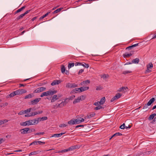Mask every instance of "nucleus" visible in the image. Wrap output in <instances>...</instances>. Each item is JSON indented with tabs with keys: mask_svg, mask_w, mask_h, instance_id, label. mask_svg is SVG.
Here are the masks:
<instances>
[{
	"mask_svg": "<svg viewBox=\"0 0 156 156\" xmlns=\"http://www.w3.org/2000/svg\"><path fill=\"white\" fill-rule=\"evenodd\" d=\"M57 92V91L56 90H55L53 89H51L46 92L42 93L41 95L40 96L41 97H43L44 96L52 95Z\"/></svg>",
	"mask_w": 156,
	"mask_h": 156,
	"instance_id": "nucleus-1",
	"label": "nucleus"
},
{
	"mask_svg": "<svg viewBox=\"0 0 156 156\" xmlns=\"http://www.w3.org/2000/svg\"><path fill=\"white\" fill-rule=\"evenodd\" d=\"M20 131L21 132V134H25L31 133L32 132V130H30L29 128H25L21 129L20 130Z\"/></svg>",
	"mask_w": 156,
	"mask_h": 156,
	"instance_id": "nucleus-2",
	"label": "nucleus"
},
{
	"mask_svg": "<svg viewBox=\"0 0 156 156\" xmlns=\"http://www.w3.org/2000/svg\"><path fill=\"white\" fill-rule=\"evenodd\" d=\"M77 87V85L74 83H67L66 84V87L67 88H74Z\"/></svg>",
	"mask_w": 156,
	"mask_h": 156,
	"instance_id": "nucleus-3",
	"label": "nucleus"
},
{
	"mask_svg": "<svg viewBox=\"0 0 156 156\" xmlns=\"http://www.w3.org/2000/svg\"><path fill=\"white\" fill-rule=\"evenodd\" d=\"M16 91L17 95L22 94L27 92V91L26 90L23 89H20L16 90Z\"/></svg>",
	"mask_w": 156,
	"mask_h": 156,
	"instance_id": "nucleus-4",
	"label": "nucleus"
},
{
	"mask_svg": "<svg viewBox=\"0 0 156 156\" xmlns=\"http://www.w3.org/2000/svg\"><path fill=\"white\" fill-rule=\"evenodd\" d=\"M95 115V113L94 112H92L90 113L89 114H87L86 117H84V118L85 119H89L94 117Z\"/></svg>",
	"mask_w": 156,
	"mask_h": 156,
	"instance_id": "nucleus-5",
	"label": "nucleus"
},
{
	"mask_svg": "<svg viewBox=\"0 0 156 156\" xmlns=\"http://www.w3.org/2000/svg\"><path fill=\"white\" fill-rule=\"evenodd\" d=\"M41 99V98H36L34 100L31 101V104L32 105H36L38 103V102L40 101Z\"/></svg>",
	"mask_w": 156,
	"mask_h": 156,
	"instance_id": "nucleus-6",
	"label": "nucleus"
},
{
	"mask_svg": "<svg viewBox=\"0 0 156 156\" xmlns=\"http://www.w3.org/2000/svg\"><path fill=\"white\" fill-rule=\"evenodd\" d=\"M45 142H42L40 141H35L34 142L31 143L30 145H38V144H45Z\"/></svg>",
	"mask_w": 156,
	"mask_h": 156,
	"instance_id": "nucleus-7",
	"label": "nucleus"
},
{
	"mask_svg": "<svg viewBox=\"0 0 156 156\" xmlns=\"http://www.w3.org/2000/svg\"><path fill=\"white\" fill-rule=\"evenodd\" d=\"M128 88L127 87H122L119 89L118 91L122 92L123 93H125L127 91Z\"/></svg>",
	"mask_w": 156,
	"mask_h": 156,
	"instance_id": "nucleus-8",
	"label": "nucleus"
},
{
	"mask_svg": "<svg viewBox=\"0 0 156 156\" xmlns=\"http://www.w3.org/2000/svg\"><path fill=\"white\" fill-rule=\"evenodd\" d=\"M61 72L62 73H64L66 71V75H68L69 72L67 70H66L65 69V67L64 65H62L61 67Z\"/></svg>",
	"mask_w": 156,
	"mask_h": 156,
	"instance_id": "nucleus-9",
	"label": "nucleus"
},
{
	"mask_svg": "<svg viewBox=\"0 0 156 156\" xmlns=\"http://www.w3.org/2000/svg\"><path fill=\"white\" fill-rule=\"evenodd\" d=\"M17 95L16 90L11 93L9 94L7 96V98L13 97Z\"/></svg>",
	"mask_w": 156,
	"mask_h": 156,
	"instance_id": "nucleus-10",
	"label": "nucleus"
},
{
	"mask_svg": "<svg viewBox=\"0 0 156 156\" xmlns=\"http://www.w3.org/2000/svg\"><path fill=\"white\" fill-rule=\"evenodd\" d=\"M58 99V98H57V95H54L52 97L51 99V102H54L56 101Z\"/></svg>",
	"mask_w": 156,
	"mask_h": 156,
	"instance_id": "nucleus-11",
	"label": "nucleus"
},
{
	"mask_svg": "<svg viewBox=\"0 0 156 156\" xmlns=\"http://www.w3.org/2000/svg\"><path fill=\"white\" fill-rule=\"evenodd\" d=\"M89 88V87H81L80 88L79 92H81L88 90Z\"/></svg>",
	"mask_w": 156,
	"mask_h": 156,
	"instance_id": "nucleus-12",
	"label": "nucleus"
},
{
	"mask_svg": "<svg viewBox=\"0 0 156 156\" xmlns=\"http://www.w3.org/2000/svg\"><path fill=\"white\" fill-rule=\"evenodd\" d=\"M65 133H56L53 134L50 137H60L63 134H65Z\"/></svg>",
	"mask_w": 156,
	"mask_h": 156,
	"instance_id": "nucleus-13",
	"label": "nucleus"
},
{
	"mask_svg": "<svg viewBox=\"0 0 156 156\" xmlns=\"http://www.w3.org/2000/svg\"><path fill=\"white\" fill-rule=\"evenodd\" d=\"M90 80H87L85 81H84L83 82H81L80 85L81 86H85L87 84L90 83Z\"/></svg>",
	"mask_w": 156,
	"mask_h": 156,
	"instance_id": "nucleus-14",
	"label": "nucleus"
},
{
	"mask_svg": "<svg viewBox=\"0 0 156 156\" xmlns=\"http://www.w3.org/2000/svg\"><path fill=\"white\" fill-rule=\"evenodd\" d=\"M61 83L60 80H54L51 84L52 86H54L55 85Z\"/></svg>",
	"mask_w": 156,
	"mask_h": 156,
	"instance_id": "nucleus-15",
	"label": "nucleus"
},
{
	"mask_svg": "<svg viewBox=\"0 0 156 156\" xmlns=\"http://www.w3.org/2000/svg\"><path fill=\"white\" fill-rule=\"evenodd\" d=\"M76 124H79L84 121V119L83 118H80V119H76Z\"/></svg>",
	"mask_w": 156,
	"mask_h": 156,
	"instance_id": "nucleus-16",
	"label": "nucleus"
},
{
	"mask_svg": "<svg viewBox=\"0 0 156 156\" xmlns=\"http://www.w3.org/2000/svg\"><path fill=\"white\" fill-rule=\"evenodd\" d=\"M68 123L70 125L76 124V119H71L70 121L68 122Z\"/></svg>",
	"mask_w": 156,
	"mask_h": 156,
	"instance_id": "nucleus-17",
	"label": "nucleus"
},
{
	"mask_svg": "<svg viewBox=\"0 0 156 156\" xmlns=\"http://www.w3.org/2000/svg\"><path fill=\"white\" fill-rule=\"evenodd\" d=\"M66 104V103L65 101H63L60 104H58L57 107H61L62 106L65 105Z\"/></svg>",
	"mask_w": 156,
	"mask_h": 156,
	"instance_id": "nucleus-18",
	"label": "nucleus"
},
{
	"mask_svg": "<svg viewBox=\"0 0 156 156\" xmlns=\"http://www.w3.org/2000/svg\"><path fill=\"white\" fill-rule=\"evenodd\" d=\"M105 97H103L100 100V101H99V104H100V105H103L105 102Z\"/></svg>",
	"mask_w": 156,
	"mask_h": 156,
	"instance_id": "nucleus-19",
	"label": "nucleus"
},
{
	"mask_svg": "<svg viewBox=\"0 0 156 156\" xmlns=\"http://www.w3.org/2000/svg\"><path fill=\"white\" fill-rule=\"evenodd\" d=\"M155 100V99L154 98H152L147 103V105H148V106L150 105Z\"/></svg>",
	"mask_w": 156,
	"mask_h": 156,
	"instance_id": "nucleus-20",
	"label": "nucleus"
},
{
	"mask_svg": "<svg viewBox=\"0 0 156 156\" xmlns=\"http://www.w3.org/2000/svg\"><path fill=\"white\" fill-rule=\"evenodd\" d=\"M139 62V59L138 58H136L133 59L132 61V63L134 64H137Z\"/></svg>",
	"mask_w": 156,
	"mask_h": 156,
	"instance_id": "nucleus-21",
	"label": "nucleus"
},
{
	"mask_svg": "<svg viewBox=\"0 0 156 156\" xmlns=\"http://www.w3.org/2000/svg\"><path fill=\"white\" fill-rule=\"evenodd\" d=\"M80 98L78 97L76 99H75L73 101V103L75 104L77 103L80 102Z\"/></svg>",
	"mask_w": 156,
	"mask_h": 156,
	"instance_id": "nucleus-22",
	"label": "nucleus"
},
{
	"mask_svg": "<svg viewBox=\"0 0 156 156\" xmlns=\"http://www.w3.org/2000/svg\"><path fill=\"white\" fill-rule=\"evenodd\" d=\"M153 67V64L151 62L149 64L147 65V69H151Z\"/></svg>",
	"mask_w": 156,
	"mask_h": 156,
	"instance_id": "nucleus-23",
	"label": "nucleus"
},
{
	"mask_svg": "<svg viewBox=\"0 0 156 156\" xmlns=\"http://www.w3.org/2000/svg\"><path fill=\"white\" fill-rule=\"evenodd\" d=\"M156 115L155 113L153 114L150 115L149 118H148L149 120H151L153 119L154 117Z\"/></svg>",
	"mask_w": 156,
	"mask_h": 156,
	"instance_id": "nucleus-24",
	"label": "nucleus"
},
{
	"mask_svg": "<svg viewBox=\"0 0 156 156\" xmlns=\"http://www.w3.org/2000/svg\"><path fill=\"white\" fill-rule=\"evenodd\" d=\"M25 15H24V14H21V15H19L18 16L16 19V20H18L22 18L23 17V16H24Z\"/></svg>",
	"mask_w": 156,
	"mask_h": 156,
	"instance_id": "nucleus-25",
	"label": "nucleus"
},
{
	"mask_svg": "<svg viewBox=\"0 0 156 156\" xmlns=\"http://www.w3.org/2000/svg\"><path fill=\"white\" fill-rule=\"evenodd\" d=\"M62 9V8H61L57 9L55 10L52 13L53 14H55L56 13H58V12H60Z\"/></svg>",
	"mask_w": 156,
	"mask_h": 156,
	"instance_id": "nucleus-26",
	"label": "nucleus"
},
{
	"mask_svg": "<svg viewBox=\"0 0 156 156\" xmlns=\"http://www.w3.org/2000/svg\"><path fill=\"white\" fill-rule=\"evenodd\" d=\"M81 66H83L85 67L86 68H88L89 67V65L88 64H86L84 62H83V63H81Z\"/></svg>",
	"mask_w": 156,
	"mask_h": 156,
	"instance_id": "nucleus-27",
	"label": "nucleus"
},
{
	"mask_svg": "<svg viewBox=\"0 0 156 156\" xmlns=\"http://www.w3.org/2000/svg\"><path fill=\"white\" fill-rule=\"evenodd\" d=\"M104 108L102 106H100V105L95 107L94 108V109L95 110H98L100 109H103Z\"/></svg>",
	"mask_w": 156,
	"mask_h": 156,
	"instance_id": "nucleus-28",
	"label": "nucleus"
},
{
	"mask_svg": "<svg viewBox=\"0 0 156 156\" xmlns=\"http://www.w3.org/2000/svg\"><path fill=\"white\" fill-rule=\"evenodd\" d=\"M39 88V92H42L43 91H44L45 90H46V88L45 87H40L39 88Z\"/></svg>",
	"mask_w": 156,
	"mask_h": 156,
	"instance_id": "nucleus-29",
	"label": "nucleus"
},
{
	"mask_svg": "<svg viewBox=\"0 0 156 156\" xmlns=\"http://www.w3.org/2000/svg\"><path fill=\"white\" fill-rule=\"evenodd\" d=\"M132 55V54L131 53L128 54L126 53L123 54V57L124 58L129 57V56H130Z\"/></svg>",
	"mask_w": 156,
	"mask_h": 156,
	"instance_id": "nucleus-30",
	"label": "nucleus"
},
{
	"mask_svg": "<svg viewBox=\"0 0 156 156\" xmlns=\"http://www.w3.org/2000/svg\"><path fill=\"white\" fill-rule=\"evenodd\" d=\"M80 91V88H75L73 89V90L72 91V92L73 93L74 92L75 93H77L78 91L79 92Z\"/></svg>",
	"mask_w": 156,
	"mask_h": 156,
	"instance_id": "nucleus-31",
	"label": "nucleus"
},
{
	"mask_svg": "<svg viewBox=\"0 0 156 156\" xmlns=\"http://www.w3.org/2000/svg\"><path fill=\"white\" fill-rule=\"evenodd\" d=\"M122 95V94H121L120 93H118L115 95V97L117 99L119 98Z\"/></svg>",
	"mask_w": 156,
	"mask_h": 156,
	"instance_id": "nucleus-32",
	"label": "nucleus"
},
{
	"mask_svg": "<svg viewBox=\"0 0 156 156\" xmlns=\"http://www.w3.org/2000/svg\"><path fill=\"white\" fill-rule=\"evenodd\" d=\"M32 97V95L31 94H28L26 96H25L24 97V98L25 99H28V98H30Z\"/></svg>",
	"mask_w": 156,
	"mask_h": 156,
	"instance_id": "nucleus-33",
	"label": "nucleus"
},
{
	"mask_svg": "<svg viewBox=\"0 0 156 156\" xmlns=\"http://www.w3.org/2000/svg\"><path fill=\"white\" fill-rule=\"evenodd\" d=\"M76 148V146H73L70 147L68 148L69 151H72Z\"/></svg>",
	"mask_w": 156,
	"mask_h": 156,
	"instance_id": "nucleus-34",
	"label": "nucleus"
},
{
	"mask_svg": "<svg viewBox=\"0 0 156 156\" xmlns=\"http://www.w3.org/2000/svg\"><path fill=\"white\" fill-rule=\"evenodd\" d=\"M50 12H47L44 15H43V16H41L40 18V19H43V18H44L45 17H46L47 16H48V15Z\"/></svg>",
	"mask_w": 156,
	"mask_h": 156,
	"instance_id": "nucleus-35",
	"label": "nucleus"
},
{
	"mask_svg": "<svg viewBox=\"0 0 156 156\" xmlns=\"http://www.w3.org/2000/svg\"><path fill=\"white\" fill-rule=\"evenodd\" d=\"M74 63H69L68 66V68L69 69L74 66Z\"/></svg>",
	"mask_w": 156,
	"mask_h": 156,
	"instance_id": "nucleus-36",
	"label": "nucleus"
},
{
	"mask_svg": "<svg viewBox=\"0 0 156 156\" xmlns=\"http://www.w3.org/2000/svg\"><path fill=\"white\" fill-rule=\"evenodd\" d=\"M44 134V132L37 133H35L34 135L36 136H40L41 135H43Z\"/></svg>",
	"mask_w": 156,
	"mask_h": 156,
	"instance_id": "nucleus-37",
	"label": "nucleus"
},
{
	"mask_svg": "<svg viewBox=\"0 0 156 156\" xmlns=\"http://www.w3.org/2000/svg\"><path fill=\"white\" fill-rule=\"evenodd\" d=\"M131 73H132V71H124L123 72V74H126Z\"/></svg>",
	"mask_w": 156,
	"mask_h": 156,
	"instance_id": "nucleus-38",
	"label": "nucleus"
},
{
	"mask_svg": "<svg viewBox=\"0 0 156 156\" xmlns=\"http://www.w3.org/2000/svg\"><path fill=\"white\" fill-rule=\"evenodd\" d=\"M31 110V108H29V109H27L26 110H24L25 113L26 114L28 112H30Z\"/></svg>",
	"mask_w": 156,
	"mask_h": 156,
	"instance_id": "nucleus-39",
	"label": "nucleus"
},
{
	"mask_svg": "<svg viewBox=\"0 0 156 156\" xmlns=\"http://www.w3.org/2000/svg\"><path fill=\"white\" fill-rule=\"evenodd\" d=\"M20 125L21 126H27V123L26 122V121L20 123Z\"/></svg>",
	"mask_w": 156,
	"mask_h": 156,
	"instance_id": "nucleus-40",
	"label": "nucleus"
},
{
	"mask_svg": "<svg viewBox=\"0 0 156 156\" xmlns=\"http://www.w3.org/2000/svg\"><path fill=\"white\" fill-rule=\"evenodd\" d=\"M1 121L2 122V124H3L9 121V120L6 119H5L3 120H1Z\"/></svg>",
	"mask_w": 156,
	"mask_h": 156,
	"instance_id": "nucleus-41",
	"label": "nucleus"
},
{
	"mask_svg": "<svg viewBox=\"0 0 156 156\" xmlns=\"http://www.w3.org/2000/svg\"><path fill=\"white\" fill-rule=\"evenodd\" d=\"M25 114L24 111H21L18 113V115H22Z\"/></svg>",
	"mask_w": 156,
	"mask_h": 156,
	"instance_id": "nucleus-42",
	"label": "nucleus"
},
{
	"mask_svg": "<svg viewBox=\"0 0 156 156\" xmlns=\"http://www.w3.org/2000/svg\"><path fill=\"white\" fill-rule=\"evenodd\" d=\"M102 89V87L100 86H97L96 87V89L97 90H100Z\"/></svg>",
	"mask_w": 156,
	"mask_h": 156,
	"instance_id": "nucleus-43",
	"label": "nucleus"
},
{
	"mask_svg": "<svg viewBox=\"0 0 156 156\" xmlns=\"http://www.w3.org/2000/svg\"><path fill=\"white\" fill-rule=\"evenodd\" d=\"M33 125H35L37 124L38 123V121L37 120V119H33Z\"/></svg>",
	"mask_w": 156,
	"mask_h": 156,
	"instance_id": "nucleus-44",
	"label": "nucleus"
},
{
	"mask_svg": "<svg viewBox=\"0 0 156 156\" xmlns=\"http://www.w3.org/2000/svg\"><path fill=\"white\" fill-rule=\"evenodd\" d=\"M66 126H67V125L64 124H61L59 126L60 127H64Z\"/></svg>",
	"mask_w": 156,
	"mask_h": 156,
	"instance_id": "nucleus-45",
	"label": "nucleus"
},
{
	"mask_svg": "<svg viewBox=\"0 0 156 156\" xmlns=\"http://www.w3.org/2000/svg\"><path fill=\"white\" fill-rule=\"evenodd\" d=\"M125 124L124 123H123L122 125H121L120 126V128L122 129H125Z\"/></svg>",
	"mask_w": 156,
	"mask_h": 156,
	"instance_id": "nucleus-46",
	"label": "nucleus"
},
{
	"mask_svg": "<svg viewBox=\"0 0 156 156\" xmlns=\"http://www.w3.org/2000/svg\"><path fill=\"white\" fill-rule=\"evenodd\" d=\"M94 105L96 106H98L99 105H101L99 104V101L96 102L94 103Z\"/></svg>",
	"mask_w": 156,
	"mask_h": 156,
	"instance_id": "nucleus-47",
	"label": "nucleus"
},
{
	"mask_svg": "<svg viewBox=\"0 0 156 156\" xmlns=\"http://www.w3.org/2000/svg\"><path fill=\"white\" fill-rule=\"evenodd\" d=\"M107 75L104 74L103 75H101V78H103V79H106L107 77Z\"/></svg>",
	"mask_w": 156,
	"mask_h": 156,
	"instance_id": "nucleus-48",
	"label": "nucleus"
},
{
	"mask_svg": "<svg viewBox=\"0 0 156 156\" xmlns=\"http://www.w3.org/2000/svg\"><path fill=\"white\" fill-rule=\"evenodd\" d=\"M37 114H38V113H37V112H31V115L32 116H34V115H35Z\"/></svg>",
	"mask_w": 156,
	"mask_h": 156,
	"instance_id": "nucleus-49",
	"label": "nucleus"
},
{
	"mask_svg": "<svg viewBox=\"0 0 156 156\" xmlns=\"http://www.w3.org/2000/svg\"><path fill=\"white\" fill-rule=\"evenodd\" d=\"M68 150H69L68 148L67 149H64V150H62L61 151H60V152H61V153H63V152H67L68 151H69Z\"/></svg>",
	"mask_w": 156,
	"mask_h": 156,
	"instance_id": "nucleus-50",
	"label": "nucleus"
},
{
	"mask_svg": "<svg viewBox=\"0 0 156 156\" xmlns=\"http://www.w3.org/2000/svg\"><path fill=\"white\" fill-rule=\"evenodd\" d=\"M37 152L36 151H34L32 152H31L29 154V155H31L34 154H37Z\"/></svg>",
	"mask_w": 156,
	"mask_h": 156,
	"instance_id": "nucleus-51",
	"label": "nucleus"
},
{
	"mask_svg": "<svg viewBox=\"0 0 156 156\" xmlns=\"http://www.w3.org/2000/svg\"><path fill=\"white\" fill-rule=\"evenodd\" d=\"M116 100H117V99L115 97V96H114L112 98V99L110 100V101L111 102H112Z\"/></svg>",
	"mask_w": 156,
	"mask_h": 156,
	"instance_id": "nucleus-52",
	"label": "nucleus"
},
{
	"mask_svg": "<svg viewBox=\"0 0 156 156\" xmlns=\"http://www.w3.org/2000/svg\"><path fill=\"white\" fill-rule=\"evenodd\" d=\"M41 118L42 121L46 120L48 119V118L46 116L42 117Z\"/></svg>",
	"mask_w": 156,
	"mask_h": 156,
	"instance_id": "nucleus-53",
	"label": "nucleus"
},
{
	"mask_svg": "<svg viewBox=\"0 0 156 156\" xmlns=\"http://www.w3.org/2000/svg\"><path fill=\"white\" fill-rule=\"evenodd\" d=\"M31 116H32V115H31V113L27 114H26L25 115V117H29Z\"/></svg>",
	"mask_w": 156,
	"mask_h": 156,
	"instance_id": "nucleus-54",
	"label": "nucleus"
},
{
	"mask_svg": "<svg viewBox=\"0 0 156 156\" xmlns=\"http://www.w3.org/2000/svg\"><path fill=\"white\" fill-rule=\"evenodd\" d=\"M83 71H84L83 69H80L79 71L78 74L79 75L81 74L83 72Z\"/></svg>",
	"mask_w": 156,
	"mask_h": 156,
	"instance_id": "nucleus-55",
	"label": "nucleus"
},
{
	"mask_svg": "<svg viewBox=\"0 0 156 156\" xmlns=\"http://www.w3.org/2000/svg\"><path fill=\"white\" fill-rule=\"evenodd\" d=\"M39 92H39V90L38 88H37L34 91V93H38Z\"/></svg>",
	"mask_w": 156,
	"mask_h": 156,
	"instance_id": "nucleus-56",
	"label": "nucleus"
},
{
	"mask_svg": "<svg viewBox=\"0 0 156 156\" xmlns=\"http://www.w3.org/2000/svg\"><path fill=\"white\" fill-rule=\"evenodd\" d=\"M75 97V95H72L70 96V97L69 98V100H73V99Z\"/></svg>",
	"mask_w": 156,
	"mask_h": 156,
	"instance_id": "nucleus-57",
	"label": "nucleus"
},
{
	"mask_svg": "<svg viewBox=\"0 0 156 156\" xmlns=\"http://www.w3.org/2000/svg\"><path fill=\"white\" fill-rule=\"evenodd\" d=\"M116 136H120L122 135V133H115Z\"/></svg>",
	"mask_w": 156,
	"mask_h": 156,
	"instance_id": "nucleus-58",
	"label": "nucleus"
},
{
	"mask_svg": "<svg viewBox=\"0 0 156 156\" xmlns=\"http://www.w3.org/2000/svg\"><path fill=\"white\" fill-rule=\"evenodd\" d=\"M79 97L80 98V100L81 101L84 100L85 98L84 96L83 95L81 96L80 97Z\"/></svg>",
	"mask_w": 156,
	"mask_h": 156,
	"instance_id": "nucleus-59",
	"label": "nucleus"
},
{
	"mask_svg": "<svg viewBox=\"0 0 156 156\" xmlns=\"http://www.w3.org/2000/svg\"><path fill=\"white\" fill-rule=\"evenodd\" d=\"M81 63L79 62H76L75 64V66H81Z\"/></svg>",
	"mask_w": 156,
	"mask_h": 156,
	"instance_id": "nucleus-60",
	"label": "nucleus"
},
{
	"mask_svg": "<svg viewBox=\"0 0 156 156\" xmlns=\"http://www.w3.org/2000/svg\"><path fill=\"white\" fill-rule=\"evenodd\" d=\"M131 127V126L130 125H128L127 126H126L125 125V129H128V128H130Z\"/></svg>",
	"mask_w": 156,
	"mask_h": 156,
	"instance_id": "nucleus-61",
	"label": "nucleus"
},
{
	"mask_svg": "<svg viewBox=\"0 0 156 156\" xmlns=\"http://www.w3.org/2000/svg\"><path fill=\"white\" fill-rule=\"evenodd\" d=\"M31 10H27L23 14L24 15H26V14H27L28 13L30 12V11Z\"/></svg>",
	"mask_w": 156,
	"mask_h": 156,
	"instance_id": "nucleus-62",
	"label": "nucleus"
},
{
	"mask_svg": "<svg viewBox=\"0 0 156 156\" xmlns=\"http://www.w3.org/2000/svg\"><path fill=\"white\" fill-rule=\"evenodd\" d=\"M22 11V10L21 9V8H20L16 11V13H18Z\"/></svg>",
	"mask_w": 156,
	"mask_h": 156,
	"instance_id": "nucleus-63",
	"label": "nucleus"
},
{
	"mask_svg": "<svg viewBox=\"0 0 156 156\" xmlns=\"http://www.w3.org/2000/svg\"><path fill=\"white\" fill-rule=\"evenodd\" d=\"M153 123H156V117H155L152 122Z\"/></svg>",
	"mask_w": 156,
	"mask_h": 156,
	"instance_id": "nucleus-64",
	"label": "nucleus"
}]
</instances>
